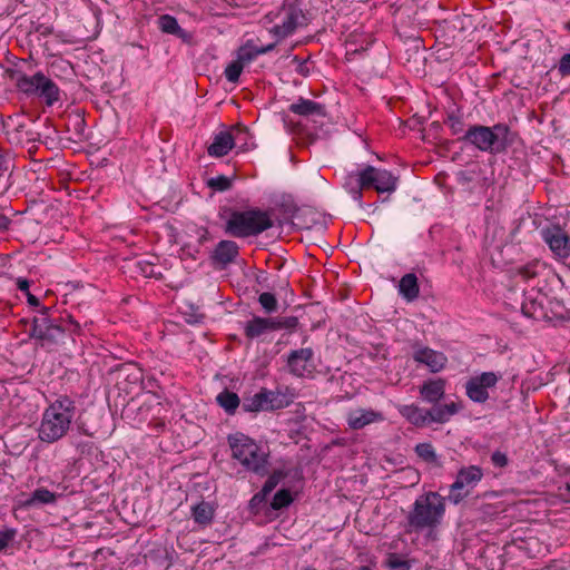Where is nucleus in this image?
<instances>
[{
    "instance_id": "obj_43",
    "label": "nucleus",
    "mask_w": 570,
    "mask_h": 570,
    "mask_svg": "<svg viewBox=\"0 0 570 570\" xmlns=\"http://www.w3.org/2000/svg\"><path fill=\"white\" fill-rule=\"evenodd\" d=\"M426 415L429 416V424H444L450 421L449 416L446 415L444 405L439 403L433 404V406L428 410Z\"/></svg>"
},
{
    "instance_id": "obj_44",
    "label": "nucleus",
    "mask_w": 570,
    "mask_h": 570,
    "mask_svg": "<svg viewBox=\"0 0 570 570\" xmlns=\"http://www.w3.org/2000/svg\"><path fill=\"white\" fill-rule=\"evenodd\" d=\"M540 268H543V264L540 261L534 259V261H531V262L518 267V274L523 279H531L539 275Z\"/></svg>"
},
{
    "instance_id": "obj_61",
    "label": "nucleus",
    "mask_w": 570,
    "mask_h": 570,
    "mask_svg": "<svg viewBox=\"0 0 570 570\" xmlns=\"http://www.w3.org/2000/svg\"><path fill=\"white\" fill-rule=\"evenodd\" d=\"M26 298H27V304H28L30 307H33V308H35V309H33V312H35L36 309H40V308H41V306H45L43 304H41L40 298H39V297H37L36 295H33L32 293H28V294L26 295Z\"/></svg>"
},
{
    "instance_id": "obj_55",
    "label": "nucleus",
    "mask_w": 570,
    "mask_h": 570,
    "mask_svg": "<svg viewBox=\"0 0 570 570\" xmlns=\"http://www.w3.org/2000/svg\"><path fill=\"white\" fill-rule=\"evenodd\" d=\"M13 220L4 214V209L0 207V234L8 233L11 229Z\"/></svg>"
},
{
    "instance_id": "obj_23",
    "label": "nucleus",
    "mask_w": 570,
    "mask_h": 570,
    "mask_svg": "<svg viewBox=\"0 0 570 570\" xmlns=\"http://www.w3.org/2000/svg\"><path fill=\"white\" fill-rule=\"evenodd\" d=\"M459 141L479 151L487 153V126L480 124L469 125L466 132L459 137Z\"/></svg>"
},
{
    "instance_id": "obj_64",
    "label": "nucleus",
    "mask_w": 570,
    "mask_h": 570,
    "mask_svg": "<svg viewBox=\"0 0 570 570\" xmlns=\"http://www.w3.org/2000/svg\"><path fill=\"white\" fill-rule=\"evenodd\" d=\"M208 239H209V233L206 228H203V233L199 235V237L197 239V245L202 246Z\"/></svg>"
},
{
    "instance_id": "obj_7",
    "label": "nucleus",
    "mask_w": 570,
    "mask_h": 570,
    "mask_svg": "<svg viewBox=\"0 0 570 570\" xmlns=\"http://www.w3.org/2000/svg\"><path fill=\"white\" fill-rule=\"evenodd\" d=\"M281 13L282 23L269 30L277 41L292 36L298 28L307 27L315 17L308 0H283Z\"/></svg>"
},
{
    "instance_id": "obj_28",
    "label": "nucleus",
    "mask_w": 570,
    "mask_h": 570,
    "mask_svg": "<svg viewBox=\"0 0 570 570\" xmlns=\"http://www.w3.org/2000/svg\"><path fill=\"white\" fill-rule=\"evenodd\" d=\"M443 124L449 126L451 135L458 138L466 132L468 127L464 121L463 111L455 105L446 110Z\"/></svg>"
},
{
    "instance_id": "obj_52",
    "label": "nucleus",
    "mask_w": 570,
    "mask_h": 570,
    "mask_svg": "<svg viewBox=\"0 0 570 570\" xmlns=\"http://www.w3.org/2000/svg\"><path fill=\"white\" fill-rule=\"evenodd\" d=\"M292 65L295 66V71L303 76L307 77L309 76V68L307 67V59H302L298 56H294L292 58Z\"/></svg>"
},
{
    "instance_id": "obj_16",
    "label": "nucleus",
    "mask_w": 570,
    "mask_h": 570,
    "mask_svg": "<svg viewBox=\"0 0 570 570\" xmlns=\"http://www.w3.org/2000/svg\"><path fill=\"white\" fill-rule=\"evenodd\" d=\"M238 255L239 246L237 243L230 239H223L217 243L209 255V259L214 267L225 268L234 263Z\"/></svg>"
},
{
    "instance_id": "obj_34",
    "label": "nucleus",
    "mask_w": 570,
    "mask_h": 570,
    "mask_svg": "<svg viewBox=\"0 0 570 570\" xmlns=\"http://www.w3.org/2000/svg\"><path fill=\"white\" fill-rule=\"evenodd\" d=\"M295 500V495L288 488H282L275 492L272 501L268 504V509L273 511H281L287 509Z\"/></svg>"
},
{
    "instance_id": "obj_37",
    "label": "nucleus",
    "mask_w": 570,
    "mask_h": 570,
    "mask_svg": "<svg viewBox=\"0 0 570 570\" xmlns=\"http://www.w3.org/2000/svg\"><path fill=\"white\" fill-rule=\"evenodd\" d=\"M3 78L12 81L17 91L21 94L26 83L24 81L28 79V75L14 65L13 67L4 68Z\"/></svg>"
},
{
    "instance_id": "obj_62",
    "label": "nucleus",
    "mask_w": 570,
    "mask_h": 570,
    "mask_svg": "<svg viewBox=\"0 0 570 570\" xmlns=\"http://www.w3.org/2000/svg\"><path fill=\"white\" fill-rule=\"evenodd\" d=\"M271 473L273 474V476L275 479H277L279 482H282L287 476L291 475V470L289 469H284V468H278V469H274Z\"/></svg>"
},
{
    "instance_id": "obj_18",
    "label": "nucleus",
    "mask_w": 570,
    "mask_h": 570,
    "mask_svg": "<svg viewBox=\"0 0 570 570\" xmlns=\"http://www.w3.org/2000/svg\"><path fill=\"white\" fill-rule=\"evenodd\" d=\"M157 27L163 33L174 36L184 43L189 45L194 39L193 33L183 29L177 18L168 13L160 14L157 18Z\"/></svg>"
},
{
    "instance_id": "obj_40",
    "label": "nucleus",
    "mask_w": 570,
    "mask_h": 570,
    "mask_svg": "<svg viewBox=\"0 0 570 570\" xmlns=\"http://www.w3.org/2000/svg\"><path fill=\"white\" fill-rule=\"evenodd\" d=\"M301 214L303 218L294 223V225L301 229H311L314 225L320 223V215L311 207L303 208Z\"/></svg>"
},
{
    "instance_id": "obj_8",
    "label": "nucleus",
    "mask_w": 570,
    "mask_h": 570,
    "mask_svg": "<svg viewBox=\"0 0 570 570\" xmlns=\"http://www.w3.org/2000/svg\"><path fill=\"white\" fill-rule=\"evenodd\" d=\"M299 326L297 316H259L253 315L252 318L242 324L244 335L253 341L272 332L284 330L286 334H293Z\"/></svg>"
},
{
    "instance_id": "obj_47",
    "label": "nucleus",
    "mask_w": 570,
    "mask_h": 570,
    "mask_svg": "<svg viewBox=\"0 0 570 570\" xmlns=\"http://www.w3.org/2000/svg\"><path fill=\"white\" fill-rule=\"evenodd\" d=\"M237 129H238V134L235 137V141L236 140L240 141V145L238 146L239 151L245 153V151H248L249 149L254 148L255 144H252V146H249L247 142V137L250 136L249 129L242 125H238Z\"/></svg>"
},
{
    "instance_id": "obj_12",
    "label": "nucleus",
    "mask_w": 570,
    "mask_h": 570,
    "mask_svg": "<svg viewBox=\"0 0 570 570\" xmlns=\"http://www.w3.org/2000/svg\"><path fill=\"white\" fill-rule=\"evenodd\" d=\"M515 137L517 132L505 122L487 126V153L494 156L505 154L514 144Z\"/></svg>"
},
{
    "instance_id": "obj_63",
    "label": "nucleus",
    "mask_w": 570,
    "mask_h": 570,
    "mask_svg": "<svg viewBox=\"0 0 570 570\" xmlns=\"http://www.w3.org/2000/svg\"><path fill=\"white\" fill-rule=\"evenodd\" d=\"M443 130V126L440 121H433L429 127V135H432L433 138H438L440 132Z\"/></svg>"
},
{
    "instance_id": "obj_57",
    "label": "nucleus",
    "mask_w": 570,
    "mask_h": 570,
    "mask_svg": "<svg viewBox=\"0 0 570 570\" xmlns=\"http://www.w3.org/2000/svg\"><path fill=\"white\" fill-rule=\"evenodd\" d=\"M443 405H444L446 415L449 416L450 420L453 415L458 414L462 410V404L460 402H451V403H446Z\"/></svg>"
},
{
    "instance_id": "obj_59",
    "label": "nucleus",
    "mask_w": 570,
    "mask_h": 570,
    "mask_svg": "<svg viewBox=\"0 0 570 570\" xmlns=\"http://www.w3.org/2000/svg\"><path fill=\"white\" fill-rule=\"evenodd\" d=\"M31 281L24 277H18L16 282L17 289L27 295L30 292Z\"/></svg>"
},
{
    "instance_id": "obj_1",
    "label": "nucleus",
    "mask_w": 570,
    "mask_h": 570,
    "mask_svg": "<svg viewBox=\"0 0 570 570\" xmlns=\"http://www.w3.org/2000/svg\"><path fill=\"white\" fill-rule=\"evenodd\" d=\"M20 322L30 326L29 340L47 352L58 351L68 340L75 342L77 336H82L86 328L92 325L91 321L81 325L70 314L62 316L55 306H41L35 311L32 317L22 318Z\"/></svg>"
},
{
    "instance_id": "obj_5",
    "label": "nucleus",
    "mask_w": 570,
    "mask_h": 570,
    "mask_svg": "<svg viewBox=\"0 0 570 570\" xmlns=\"http://www.w3.org/2000/svg\"><path fill=\"white\" fill-rule=\"evenodd\" d=\"M445 514V499L439 492L429 491L420 495L406 515L404 532H422L438 528Z\"/></svg>"
},
{
    "instance_id": "obj_58",
    "label": "nucleus",
    "mask_w": 570,
    "mask_h": 570,
    "mask_svg": "<svg viewBox=\"0 0 570 570\" xmlns=\"http://www.w3.org/2000/svg\"><path fill=\"white\" fill-rule=\"evenodd\" d=\"M279 483L281 482L277 479H275L272 473L268 472L267 479L262 488L268 493H272Z\"/></svg>"
},
{
    "instance_id": "obj_60",
    "label": "nucleus",
    "mask_w": 570,
    "mask_h": 570,
    "mask_svg": "<svg viewBox=\"0 0 570 570\" xmlns=\"http://www.w3.org/2000/svg\"><path fill=\"white\" fill-rule=\"evenodd\" d=\"M181 250L190 256L191 258L196 259L197 255L200 253V246L199 245H191V244H184L181 247Z\"/></svg>"
},
{
    "instance_id": "obj_50",
    "label": "nucleus",
    "mask_w": 570,
    "mask_h": 570,
    "mask_svg": "<svg viewBox=\"0 0 570 570\" xmlns=\"http://www.w3.org/2000/svg\"><path fill=\"white\" fill-rule=\"evenodd\" d=\"M271 275L267 271L258 269L255 275L256 283L267 291H274L276 288L274 283L269 282Z\"/></svg>"
},
{
    "instance_id": "obj_3",
    "label": "nucleus",
    "mask_w": 570,
    "mask_h": 570,
    "mask_svg": "<svg viewBox=\"0 0 570 570\" xmlns=\"http://www.w3.org/2000/svg\"><path fill=\"white\" fill-rule=\"evenodd\" d=\"M218 217L224 222V233L236 238L257 236L274 226L269 210L259 207L238 209L223 206L219 208Z\"/></svg>"
},
{
    "instance_id": "obj_41",
    "label": "nucleus",
    "mask_w": 570,
    "mask_h": 570,
    "mask_svg": "<svg viewBox=\"0 0 570 570\" xmlns=\"http://www.w3.org/2000/svg\"><path fill=\"white\" fill-rule=\"evenodd\" d=\"M206 185L214 191L224 193L233 187V179L225 175H218L216 177L209 178Z\"/></svg>"
},
{
    "instance_id": "obj_9",
    "label": "nucleus",
    "mask_w": 570,
    "mask_h": 570,
    "mask_svg": "<svg viewBox=\"0 0 570 570\" xmlns=\"http://www.w3.org/2000/svg\"><path fill=\"white\" fill-rule=\"evenodd\" d=\"M288 402L281 395V393L261 387L255 394L243 393L242 396V412L256 415L259 412H273L284 409Z\"/></svg>"
},
{
    "instance_id": "obj_53",
    "label": "nucleus",
    "mask_w": 570,
    "mask_h": 570,
    "mask_svg": "<svg viewBox=\"0 0 570 570\" xmlns=\"http://www.w3.org/2000/svg\"><path fill=\"white\" fill-rule=\"evenodd\" d=\"M144 387L149 389V392H151L157 399L161 397V386L156 377H147L146 382H144Z\"/></svg>"
},
{
    "instance_id": "obj_32",
    "label": "nucleus",
    "mask_w": 570,
    "mask_h": 570,
    "mask_svg": "<svg viewBox=\"0 0 570 570\" xmlns=\"http://www.w3.org/2000/svg\"><path fill=\"white\" fill-rule=\"evenodd\" d=\"M472 493L473 491L470 488L462 484L455 479L454 482L449 487V494L446 497H443V499H445V502L448 501L453 505H460Z\"/></svg>"
},
{
    "instance_id": "obj_26",
    "label": "nucleus",
    "mask_w": 570,
    "mask_h": 570,
    "mask_svg": "<svg viewBox=\"0 0 570 570\" xmlns=\"http://www.w3.org/2000/svg\"><path fill=\"white\" fill-rule=\"evenodd\" d=\"M399 295L406 302H414L420 296L419 278L414 273L403 275L397 285Z\"/></svg>"
},
{
    "instance_id": "obj_29",
    "label": "nucleus",
    "mask_w": 570,
    "mask_h": 570,
    "mask_svg": "<svg viewBox=\"0 0 570 570\" xmlns=\"http://www.w3.org/2000/svg\"><path fill=\"white\" fill-rule=\"evenodd\" d=\"M216 403L228 415H235L238 409L242 410V397L228 389H224L218 393L216 396Z\"/></svg>"
},
{
    "instance_id": "obj_21",
    "label": "nucleus",
    "mask_w": 570,
    "mask_h": 570,
    "mask_svg": "<svg viewBox=\"0 0 570 570\" xmlns=\"http://www.w3.org/2000/svg\"><path fill=\"white\" fill-rule=\"evenodd\" d=\"M216 510V502H208L202 499L199 502L191 505L190 517L198 527L204 529L213 523Z\"/></svg>"
},
{
    "instance_id": "obj_24",
    "label": "nucleus",
    "mask_w": 570,
    "mask_h": 570,
    "mask_svg": "<svg viewBox=\"0 0 570 570\" xmlns=\"http://www.w3.org/2000/svg\"><path fill=\"white\" fill-rule=\"evenodd\" d=\"M13 167L10 149L0 144V197L12 186Z\"/></svg>"
},
{
    "instance_id": "obj_45",
    "label": "nucleus",
    "mask_w": 570,
    "mask_h": 570,
    "mask_svg": "<svg viewBox=\"0 0 570 570\" xmlns=\"http://www.w3.org/2000/svg\"><path fill=\"white\" fill-rule=\"evenodd\" d=\"M136 267L144 277L156 279L161 277V273L156 272L155 264L149 261H138Z\"/></svg>"
},
{
    "instance_id": "obj_17",
    "label": "nucleus",
    "mask_w": 570,
    "mask_h": 570,
    "mask_svg": "<svg viewBox=\"0 0 570 570\" xmlns=\"http://www.w3.org/2000/svg\"><path fill=\"white\" fill-rule=\"evenodd\" d=\"M446 380L442 377L428 379L419 386L421 399L431 404L440 403L445 396Z\"/></svg>"
},
{
    "instance_id": "obj_19",
    "label": "nucleus",
    "mask_w": 570,
    "mask_h": 570,
    "mask_svg": "<svg viewBox=\"0 0 570 570\" xmlns=\"http://www.w3.org/2000/svg\"><path fill=\"white\" fill-rule=\"evenodd\" d=\"M288 111L305 118L327 116V108L324 104L298 97L297 100L289 105Z\"/></svg>"
},
{
    "instance_id": "obj_54",
    "label": "nucleus",
    "mask_w": 570,
    "mask_h": 570,
    "mask_svg": "<svg viewBox=\"0 0 570 570\" xmlns=\"http://www.w3.org/2000/svg\"><path fill=\"white\" fill-rule=\"evenodd\" d=\"M558 72L561 77L570 76V52L561 56L558 63Z\"/></svg>"
},
{
    "instance_id": "obj_4",
    "label": "nucleus",
    "mask_w": 570,
    "mask_h": 570,
    "mask_svg": "<svg viewBox=\"0 0 570 570\" xmlns=\"http://www.w3.org/2000/svg\"><path fill=\"white\" fill-rule=\"evenodd\" d=\"M76 414V403L67 394H59L49 402L42 413L41 423L38 430L39 439L42 442L53 443L62 439L70 429Z\"/></svg>"
},
{
    "instance_id": "obj_33",
    "label": "nucleus",
    "mask_w": 570,
    "mask_h": 570,
    "mask_svg": "<svg viewBox=\"0 0 570 570\" xmlns=\"http://www.w3.org/2000/svg\"><path fill=\"white\" fill-rule=\"evenodd\" d=\"M277 42L268 43L266 46L257 47L253 46L250 41H248L245 46L238 49L239 59L245 60L246 62H250L256 59L258 56L267 53L276 47Z\"/></svg>"
},
{
    "instance_id": "obj_30",
    "label": "nucleus",
    "mask_w": 570,
    "mask_h": 570,
    "mask_svg": "<svg viewBox=\"0 0 570 570\" xmlns=\"http://www.w3.org/2000/svg\"><path fill=\"white\" fill-rule=\"evenodd\" d=\"M521 312L524 316L533 320H543L547 317V312L541 301H538V296L524 293V299L521 304Z\"/></svg>"
},
{
    "instance_id": "obj_27",
    "label": "nucleus",
    "mask_w": 570,
    "mask_h": 570,
    "mask_svg": "<svg viewBox=\"0 0 570 570\" xmlns=\"http://www.w3.org/2000/svg\"><path fill=\"white\" fill-rule=\"evenodd\" d=\"M483 476V469L480 465L471 464L460 468L456 472L455 479L474 491Z\"/></svg>"
},
{
    "instance_id": "obj_31",
    "label": "nucleus",
    "mask_w": 570,
    "mask_h": 570,
    "mask_svg": "<svg viewBox=\"0 0 570 570\" xmlns=\"http://www.w3.org/2000/svg\"><path fill=\"white\" fill-rule=\"evenodd\" d=\"M61 494L49 491L46 488H37L26 500V507H40L46 504H55Z\"/></svg>"
},
{
    "instance_id": "obj_11",
    "label": "nucleus",
    "mask_w": 570,
    "mask_h": 570,
    "mask_svg": "<svg viewBox=\"0 0 570 570\" xmlns=\"http://www.w3.org/2000/svg\"><path fill=\"white\" fill-rule=\"evenodd\" d=\"M502 379L501 372H482L465 382V394L474 403L483 404L490 399L489 390L497 386Z\"/></svg>"
},
{
    "instance_id": "obj_10",
    "label": "nucleus",
    "mask_w": 570,
    "mask_h": 570,
    "mask_svg": "<svg viewBox=\"0 0 570 570\" xmlns=\"http://www.w3.org/2000/svg\"><path fill=\"white\" fill-rule=\"evenodd\" d=\"M21 91L28 98H38L45 101L49 107L60 100V89L58 85L42 71H37L28 76Z\"/></svg>"
},
{
    "instance_id": "obj_14",
    "label": "nucleus",
    "mask_w": 570,
    "mask_h": 570,
    "mask_svg": "<svg viewBox=\"0 0 570 570\" xmlns=\"http://www.w3.org/2000/svg\"><path fill=\"white\" fill-rule=\"evenodd\" d=\"M541 237L551 252L560 259H570V237L559 224H551L540 230Z\"/></svg>"
},
{
    "instance_id": "obj_22",
    "label": "nucleus",
    "mask_w": 570,
    "mask_h": 570,
    "mask_svg": "<svg viewBox=\"0 0 570 570\" xmlns=\"http://www.w3.org/2000/svg\"><path fill=\"white\" fill-rule=\"evenodd\" d=\"M236 147L235 137L228 130H222L214 135L213 142L207 147L210 157L220 158Z\"/></svg>"
},
{
    "instance_id": "obj_42",
    "label": "nucleus",
    "mask_w": 570,
    "mask_h": 570,
    "mask_svg": "<svg viewBox=\"0 0 570 570\" xmlns=\"http://www.w3.org/2000/svg\"><path fill=\"white\" fill-rule=\"evenodd\" d=\"M278 208L286 219L296 218L297 220H301L303 218V215L301 214L303 208L298 207L294 200H283L278 205Z\"/></svg>"
},
{
    "instance_id": "obj_38",
    "label": "nucleus",
    "mask_w": 570,
    "mask_h": 570,
    "mask_svg": "<svg viewBox=\"0 0 570 570\" xmlns=\"http://www.w3.org/2000/svg\"><path fill=\"white\" fill-rule=\"evenodd\" d=\"M245 62H246L245 60L239 59V52H238L237 59L227 65V67L225 68L224 75L229 82L236 83L239 81Z\"/></svg>"
},
{
    "instance_id": "obj_15",
    "label": "nucleus",
    "mask_w": 570,
    "mask_h": 570,
    "mask_svg": "<svg viewBox=\"0 0 570 570\" xmlns=\"http://www.w3.org/2000/svg\"><path fill=\"white\" fill-rule=\"evenodd\" d=\"M413 360L419 364L428 366L431 373H439L445 368L448 357L443 352L435 351L428 346L414 348Z\"/></svg>"
},
{
    "instance_id": "obj_49",
    "label": "nucleus",
    "mask_w": 570,
    "mask_h": 570,
    "mask_svg": "<svg viewBox=\"0 0 570 570\" xmlns=\"http://www.w3.org/2000/svg\"><path fill=\"white\" fill-rule=\"evenodd\" d=\"M491 463L494 468L504 469L509 465L510 459L507 453L495 450L491 453L490 456Z\"/></svg>"
},
{
    "instance_id": "obj_25",
    "label": "nucleus",
    "mask_w": 570,
    "mask_h": 570,
    "mask_svg": "<svg viewBox=\"0 0 570 570\" xmlns=\"http://www.w3.org/2000/svg\"><path fill=\"white\" fill-rule=\"evenodd\" d=\"M397 412L415 428H424L429 425V416L426 415L428 410L420 407L414 403L399 405Z\"/></svg>"
},
{
    "instance_id": "obj_48",
    "label": "nucleus",
    "mask_w": 570,
    "mask_h": 570,
    "mask_svg": "<svg viewBox=\"0 0 570 570\" xmlns=\"http://www.w3.org/2000/svg\"><path fill=\"white\" fill-rule=\"evenodd\" d=\"M205 318V314L200 313L199 308L194 305H189V311L185 312V321L190 325L202 324Z\"/></svg>"
},
{
    "instance_id": "obj_39",
    "label": "nucleus",
    "mask_w": 570,
    "mask_h": 570,
    "mask_svg": "<svg viewBox=\"0 0 570 570\" xmlns=\"http://www.w3.org/2000/svg\"><path fill=\"white\" fill-rule=\"evenodd\" d=\"M414 451L416 455L422 459L424 462L428 463H436L438 462V455L435 453V450L430 442H422L417 443L414 448Z\"/></svg>"
},
{
    "instance_id": "obj_6",
    "label": "nucleus",
    "mask_w": 570,
    "mask_h": 570,
    "mask_svg": "<svg viewBox=\"0 0 570 570\" xmlns=\"http://www.w3.org/2000/svg\"><path fill=\"white\" fill-rule=\"evenodd\" d=\"M227 442L232 450V458L238 461L246 471L261 478L268 474L271 453L254 439L242 432H236L228 434Z\"/></svg>"
},
{
    "instance_id": "obj_20",
    "label": "nucleus",
    "mask_w": 570,
    "mask_h": 570,
    "mask_svg": "<svg viewBox=\"0 0 570 570\" xmlns=\"http://www.w3.org/2000/svg\"><path fill=\"white\" fill-rule=\"evenodd\" d=\"M384 421L382 412L373 409H355L347 414V424L352 430H361L364 426Z\"/></svg>"
},
{
    "instance_id": "obj_35",
    "label": "nucleus",
    "mask_w": 570,
    "mask_h": 570,
    "mask_svg": "<svg viewBox=\"0 0 570 570\" xmlns=\"http://www.w3.org/2000/svg\"><path fill=\"white\" fill-rule=\"evenodd\" d=\"M271 493L265 491L263 488L256 492L250 500L248 501L247 510L252 515H258L264 510L267 511L268 504H267V498Z\"/></svg>"
},
{
    "instance_id": "obj_56",
    "label": "nucleus",
    "mask_w": 570,
    "mask_h": 570,
    "mask_svg": "<svg viewBox=\"0 0 570 570\" xmlns=\"http://www.w3.org/2000/svg\"><path fill=\"white\" fill-rule=\"evenodd\" d=\"M456 180L461 185H468L474 180V171L460 170L456 174Z\"/></svg>"
},
{
    "instance_id": "obj_46",
    "label": "nucleus",
    "mask_w": 570,
    "mask_h": 570,
    "mask_svg": "<svg viewBox=\"0 0 570 570\" xmlns=\"http://www.w3.org/2000/svg\"><path fill=\"white\" fill-rule=\"evenodd\" d=\"M387 567L391 570H411L412 564L409 560L402 559L397 553H390Z\"/></svg>"
},
{
    "instance_id": "obj_36",
    "label": "nucleus",
    "mask_w": 570,
    "mask_h": 570,
    "mask_svg": "<svg viewBox=\"0 0 570 570\" xmlns=\"http://www.w3.org/2000/svg\"><path fill=\"white\" fill-rule=\"evenodd\" d=\"M257 301L267 316H273V314L278 312L279 304L272 291L261 293Z\"/></svg>"
},
{
    "instance_id": "obj_2",
    "label": "nucleus",
    "mask_w": 570,
    "mask_h": 570,
    "mask_svg": "<svg viewBox=\"0 0 570 570\" xmlns=\"http://www.w3.org/2000/svg\"><path fill=\"white\" fill-rule=\"evenodd\" d=\"M399 177L392 171L362 164L344 176L343 188L360 207H364L363 190L374 189L379 194H392L396 190Z\"/></svg>"
},
{
    "instance_id": "obj_13",
    "label": "nucleus",
    "mask_w": 570,
    "mask_h": 570,
    "mask_svg": "<svg viewBox=\"0 0 570 570\" xmlns=\"http://www.w3.org/2000/svg\"><path fill=\"white\" fill-rule=\"evenodd\" d=\"M287 372L298 379H312L315 373L314 351L312 347L292 350L286 357Z\"/></svg>"
},
{
    "instance_id": "obj_51",
    "label": "nucleus",
    "mask_w": 570,
    "mask_h": 570,
    "mask_svg": "<svg viewBox=\"0 0 570 570\" xmlns=\"http://www.w3.org/2000/svg\"><path fill=\"white\" fill-rule=\"evenodd\" d=\"M17 530L13 528H7L0 530V552L6 550L11 541L14 540Z\"/></svg>"
}]
</instances>
